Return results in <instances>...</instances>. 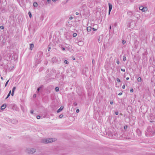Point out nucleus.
I'll use <instances>...</instances> for the list:
<instances>
[{
    "label": "nucleus",
    "mask_w": 155,
    "mask_h": 155,
    "mask_svg": "<svg viewBox=\"0 0 155 155\" xmlns=\"http://www.w3.org/2000/svg\"><path fill=\"white\" fill-rule=\"evenodd\" d=\"M147 132L150 136H152L155 135V129L151 126L147 127Z\"/></svg>",
    "instance_id": "nucleus-1"
},
{
    "label": "nucleus",
    "mask_w": 155,
    "mask_h": 155,
    "mask_svg": "<svg viewBox=\"0 0 155 155\" xmlns=\"http://www.w3.org/2000/svg\"><path fill=\"white\" fill-rule=\"evenodd\" d=\"M55 139L54 138L43 139L41 140V142L45 144H47L55 141Z\"/></svg>",
    "instance_id": "nucleus-2"
},
{
    "label": "nucleus",
    "mask_w": 155,
    "mask_h": 155,
    "mask_svg": "<svg viewBox=\"0 0 155 155\" xmlns=\"http://www.w3.org/2000/svg\"><path fill=\"white\" fill-rule=\"evenodd\" d=\"M36 151V150L34 148H31L27 149L26 152L30 154H33Z\"/></svg>",
    "instance_id": "nucleus-3"
},
{
    "label": "nucleus",
    "mask_w": 155,
    "mask_h": 155,
    "mask_svg": "<svg viewBox=\"0 0 155 155\" xmlns=\"http://www.w3.org/2000/svg\"><path fill=\"white\" fill-rule=\"evenodd\" d=\"M139 9L142 12H145L147 11V8L146 7H143V6H141L139 7Z\"/></svg>",
    "instance_id": "nucleus-4"
},
{
    "label": "nucleus",
    "mask_w": 155,
    "mask_h": 155,
    "mask_svg": "<svg viewBox=\"0 0 155 155\" xmlns=\"http://www.w3.org/2000/svg\"><path fill=\"white\" fill-rule=\"evenodd\" d=\"M108 4L109 5V12L111 11L112 8V5L110 3H109Z\"/></svg>",
    "instance_id": "nucleus-5"
},
{
    "label": "nucleus",
    "mask_w": 155,
    "mask_h": 155,
    "mask_svg": "<svg viewBox=\"0 0 155 155\" xmlns=\"http://www.w3.org/2000/svg\"><path fill=\"white\" fill-rule=\"evenodd\" d=\"M34 45L33 44H30V49L31 50H32L34 47Z\"/></svg>",
    "instance_id": "nucleus-6"
},
{
    "label": "nucleus",
    "mask_w": 155,
    "mask_h": 155,
    "mask_svg": "<svg viewBox=\"0 0 155 155\" xmlns=\"http://www.w3.org/2000/svg\"><path fill=\"white\" fill-rule=\"evenodd\" d=\"M6 106V104H4L1 106V110L4 109L5 108Z\"/></svg>",
    "instance_id": "nucleus-7"
},
{
    "label": "nucleus",
    "mask_w": 155,
    "mask_h": 155,
    "mask_svg": "<svg viewBox=\"0 0 155 155\" xmlns=\"http://www.w3.org/2000/svg\"><path fill=\"white\" fill-rule=\"evenodd\" d=\"M42 53L41 52H39L38 54V56H39V60H40L41 57L42 56Z\"/></svg>",
    "instance_id": "nucleus-8"
},
{
    "label": "nucleus",
    "mask_w": 155,
    "mask_h": 155,
    "mask_svg": "<svg viewBox=\"0 0 155 155\" xmlns=\"http://www.w3.org/2000/svg\"><path fill=\"white\" fill-rule=\"evenodd\" d=\"M63 109V107H61L58 109L57 110V113H59L61 112Z\"/></svg>",
    "instance_id": "nucleus-9"
},
{
    "label": "nucleus",
    "mask_w": 155,
    "mask_h": 155,
    "mask_svg": "<svg viewBox=\"0 0 155 155\" xmlns=\"http://www.w3.org/2000/svg\"><path fill=\"white\" fill-rule=\"evenodd\" d=\"M43 87V85H42L39 87H38L37 89V92L38 93L39 92L40 90Z\"/></svg>",
    "instance_id": "nucleus-10"
},
{
    "label": "nucleus",
    "mask_w": 155,
    "mask_h": 155,
    "mask_svg": "<svg viewBox=\"0 0 155 155\" xmlns=\"http://www.w3.org/2000/svg\"><path fill=\"white\" fill-rule=\"evenodd\" d=\"M91 26H89L87 27V30L88 31H90L91 29Z\"/></svg>",
    "instance_id": "nucleus-11"
},
{
    "label": "nucleus",
    "mask_w": 155,
    "mask_h": 155,
    "mask_svg": "<svg viewBox=\"0 0 155 155\" xmlns=\"http://www.w3.org/2000/svg\"><path fill=\"white\" fill-rule=\"evenodd\" d=\"M11 91L10 90V91H9L7 97L5 98V99L6 100L11 95Z\"/></svg>",
    "instance_id": "nucleus-12"
},
{
    "label": "nucleus",
    "mask_w": 155,
    "mask_h": 155,
    "mask_svg": "<svg viewBox=\"0 0 155 155\" xmlns=\"http://www.w3.org/2000/svg\"><path fill=\"white\" fill-rule=\"evenodd\" d=\"M56 58H53L51 59L52 62L53 63H54L56 61Z\"/></svg>",
    "instance_id": "nucleus-13"
},
{
    "label": "nucleus",
    "mask_w": 155,
    "mask_h": 155,
    "mask_svg": "<svg viewBox=\"0 0 155 155\" xmlns=\"http://www.w3.org/2000/svg\"><path fill=\"white\" fill-rule=\"evenodd\" d=\"M33 6L34 7H37L38 6V4H37V2H34L33 3Z\"/></svg>",
    "instance_id": "nucleus-14"
},
{
    "label": "nucleus",
    "mask_w": 155,
    "mask_h": 155,
    "mask_svg": "<svg viewBox=\"0 0 155 155\" xmlns=\"http://www.w3.org/2000/svg\"><path fill=\"white\" fill-rule=\"evenodd\" d=\"M141 81H142V79H141V78H140V77L138 78H137V81L138 82H140Z\"/></svg>",
    "instance_id": "nucleus-15"
},
{
    "label": "nucleus",
    "mask_w": 155,
    "mask_h": 155,
    "mask_svg": "<svg viewBox=\"0 0 155 155\" xmlns=\"http://www.w3.org/2000/svg\"><path fill=\"white\" fill-rule=\"evenodd\" d=\"M16 88V87H14L12 88V92L14 93Z\"/></svg>",
    "instance_id": "nucleus-16"
},
{
    "label": "nucleus",
    "mask_w": 155,
    "mask_h": 155,
    "mask_svg": "<svg viewBox=\"0 0 155 155\" xmlns=\"http://www.w3.org/2000/svg\"><path fill=\"white\" fill-rule=\"evenodd\" d=\"M55 91H56V92H57V91H58L59 90V87H56L55 88Z\"/></svg>",
    "instance_id": "nucleus-17"
},
{
    "label": "nucleus",
    "mask_w": 155,
    "mask_h": 155,
    "mask_svg": "<svg viewBox=\"0 0 155 155\" xmlns=\"http://www.w3.org/2000/svg\"><path fill=\"white\" fill-rule=\"evenodd\" d=\"M28 15H29V17L31 18L32 17V15L31 12H29L28 13Z\"/></svg>",
    "instance_id": "nucleus-18"
},
{
    "label": "nucleus",
    "mask_w": 155,
    "mask_h": 155,
    "mask_svg": "<svg viewBox=\"0 0 155 155\" xmlns=\"http://www.w3.org/2000/svg\"><path fill=\"white\" fill-rule=\"evenodd\" d=\"M64 63L65 64H69L68 61L67 60H65L64 62Z\"/></svg>",
    "instance_id": "nucleus-19"
},
{
    "label": "nucleus",
    "mask_w": 155,
    "mask_h": 155,
    "mask_svg": "<svg viewBox=\"0 0 155 155\" xmlns=\"http://www.w3.org/2000/svg\"><path fill=\"white\" fill-rule=\"evenodd\" d=\"M9 81V80H8L7 81V82H6V83H5V87H6V86L8 84V82Z\"/></svg>",
    "instance_id": "nucleus-20"
},
{
    "label": "nucleus",
    "mask_w": 155,
    "mask_h": 155,
    "mask_svg": "<svg viewBox=\"0 0 155 155\" xmlns=\"http://www.w3.org/2000/svg\"><path fill=\"white\" fill-rule=\"evenodd\" d=\"M77 35V34L76 33H73V36L74 37H76Z\"/></svg>",
    "instance_id": "nucleus-21"
},
{
    "label": "nucleus",
    "mask_w": 155,
    "mask_h": 155,
    "mask_svg": "<svg viewBox=\"0 0 155 155\" xmlns=\"http://www.w3.org/2000/svg\"><path fill=\"white\" fill-rule=\"evenodd\" d=\"M126 60V57H125V56H124L123 57V60L124 61H125V60Z\"/></svg>",
    "instance_id": "nucleus-22"
},
{
    "label": "nucleus",
    "mask_w": 155,
    "mask_h": 155,
    "mask_svg": "<svg viewBox=\"0 0 155 155\" xmlns=\"http://www.w3.org/2000/svg\"><path fill=\"white\" fill-rule=\"evenodd\" d=\"M73 105L75 106H76L77 105V104L76 102H74L73 103Z\"/></svg>",
    "instance_id": "nucleus-23"
},
{
    "label": "nucleus",
    "mask_w": 155,
    "mask_h": 155,
    "mask_svg": "<svg viewBox=\"0 0 155 155\" xmlns=\"http://www.w3.org/2000/svg\"><path fill=\"white\" fill-rule=\"evenodd\" d=\"M63 116V114H61L59 116V117L60 118H62Z\"/></svg>",
    "instance_id": "nucleus-24"
},
{
    "label": "nucleus",
    "mask_w": 155,
    "mask_h": 155,
    "mask_svg": "<svg viewBox=\"0 0 155 155\" xmlns=\"http://www.w3.org/2000/svg\"><path fill=\"white\" fill-rule=\"evenodd\" d=\"M126 43V41L125 40H123L122 41V43L123 45H124Z\"/></svg>",
    "instance_id": "nucleus-25"
},
{
    "label": "nucleus",
    "mask_w": 155,
    "mask_h": 155,
    "mask_svg": "<svg viewBox=\"0 0 155 155\" xmlns=\"http://www.w3.org/2000/svg\"><path fill=\"white\" fill-rule=\"evenodd\" d=\"M147 50L146 51H145L144 53H143V54L144 55H147Z\"/></svg>",
    "instance_id": "nucleus-26"
},
{
    "label": "nucleus",
    "mask_w": 155,
    "mask_h": 155,
    "mask_svg": "<svg viewBox=\"0 0 155 155\" xmlns=\"http://www.w3.org/2000/svg\"><path fill=\"white\" fill-rule=\"evenodd\" d=\"M115 113L116 115H118V112L117 111H115Z\"/></svg>",
    "instance_id": "nucleus-27"
},
{
    "label": "nucleus",
    "mask_w": 155,
    "mask_h": 155,
    "mask_svg": "<svg viewBox=\"0 0 155 155\" xmlns=\"http://www.w3.org/2000/svg\"><path fill=\"white\" fill-rule=\"evenodd\" d=\"M0 28L1 29H3L4 28V27L3 26H1L0 27Z\"/></svg>",
    "instance_id": "nucleus-28"
},
{
    "label": "nucleus",
    "mask_w": 155,
    "mask_h": 155,
    "mask_svg": "<svg viewBox=\"0 0 155 155\" xmlns=\"http://www.w3.org/2000/svg\"><path fill=\"white\" fill-rule=\"evenodd\" d=\"M117 81L118 82H120V79H119V78H117Z\"/></svg>",
    "instance_id": "nucleus-29"
},
{
    "label": "nucleus",
    "mask_w": 155,
    "mask_h": 155,
    "mask_svg": "<svg viewBox=\"0 0 155 155\" xmlns=\"http://www.w3.org/2000/svg\"><path fill=\"white\" fill-rule=\"evenodd\" d=\"M41 117L39 115H38L37 116V119H39Z\"/></svg>",
    "instance_id": "nucleus-30"
},
{
    "label": "nucleus",
    "mask_w": 155,
    "mask_h": 155,
    "mask_svg": "<svg viewBox=\"0 0 155 155\" xmlns=\"http://www.w3.org/2000/svg\"><path fill=\"white\" fill-rule=\"evenodd\" d=\"M127 128V126L126 125V126H124V129L125 130Z\"/></svg>",
    "instance_id": "nucleus-31"
},
{
    "label": "nucleus",
    "mask_w": 155,
    "mask_h": 155,
    "mask_svg": "<svg viewBox=\"0 0 155 155\" xmlns=\"http://www.w3.org/2000/svg\"><path fill=\"white\" fill-rule=\"evenodd\" d=\"M73 17H72V16H71L69 18V19L70 20H72V19L73 18Z\"/></svg>",
    "instance_id": "nucleus-32"
},
{
    "label": "nucleus",
    "mask_w": 155,
    "mask_h": 155,
    "mask_svg": "<svg viewBox=\"0 0 155 155\" xmlns=\"http://www.w3.org/2000/svg\"><path fill=\"white\" fill-rule=\"evenodd\" d=\"M116 63L117 64H119L120 62L118 59L117 61H116Z\"/></svg>",
    "instance_id": "nucleus-33"
},
{
    "label": "nucleus",
    "mask_w": 155,
    "mask_h": 155,
    "mask_svg": "<svg viewBox=\"0 0 155 155\" xmlns=\"http://www.w3.org/2000/svg\"><path fill=\"white\" fill-rule=\"evenodd\" d=\"M79 109H77L76 110V112L77 113H79Z\"/></svg>",
    "instance_id": "nucleus-34"
},
{
    "label": "nucleus",
    "mask_w": 155,
    "mask_h": 155,
    "mask_svg": "<svg viewBox=\"0 0 155 155\" xmlns=\"http://www.w3.org/2000/svg\"><path fill=\"white\" fill-rule=\"evenodd\" d=\"M121 70L122 71L125 72V69H121Z\"/></svg>",
    "instance_id": "nucleus-35"
},
{
    "label": "nucleus",
    "mask_w": 155,
    "mask_h": 155,
    "mask_svg": "<svg viewBox=\"0 0 155 155\" xmlns=\"http://www.w3.org/2000/svg\"><path fill=\"white\" fill-rule=\"evenodd\" d=\"M94 62H95L94 60V59H93L92 60V64H94Z\"/></svg>",
    "instance_id": "nucleus-36"
},
{
    "label": "nucleus",
    "mask_w": 155,
    "mask_h": 155,
    "mask_svg": "<svg viewBox=\"0 0 155 155\" xmlns=\"http://www.w3.org/2000/svg\"><path fill=\"white\" fill-rule=\"evenodd\" d=\"M92 29L94 31H95L97 30V29H95L94 28H92Z\"/></svg>",
    "instance_id": "nucleus-37"
},
{
    "label": "nucleus",
    "mask_w": 155,
    "mask_h": 155,
    "mask_svg": "<svg viewBox=\"0 0 155 155\" xmlns=\"http://www.w3.org/2000/svg\"><path fill=\"white\" fill-rule=\"evenodd\" d=\"M33 112H34V111H33V110H31V111H30V113L32 114H33Z\"/></svg>",
    "instance_id": "nucleus-38"
},
{
    "label": "nucleus",
    "mask_w": 155,
    "mask_h": 155,
    "mask_svg": "<svg viewBox=\"0 0 155 155\" xmlns=\"http://www.w3.org/2000/svg\"><path fill=\"white\" fill-rule=\"evenodd\" d=\"M51 2V0H47V2L48 3H50Z\"/></svg>",
    "instance_id": "nucleus-39"
},
{
    "label": "nucleus",
    "mask_w": 155,
    "mask_h": 155,
    "mask_svg": "<svg viewBox=\"0 0 155 155\" xmlns=\"http://www.w3.org/2000/svg\"><path fill=\"white\" fill-rule=\"evenodd\" d=\"M133 89H130V92L131 93V92H133Z\"/></svg>",
    "instance_id": "nucleus-40"
},
{
    "label": "nucleus",
    "mask_w": 155,
    "mask_h": 155,
    "mask_svg": "<svg viewBox=\"0 0 155 155\" xmlns=\"http://www.w3.org/2000/svg\"><path fill=\"white\" fill-rule=\"evenodd\" d=\"M125 85H123L122 86V88H123V89H125Z\"/></svg>",
    "instance_id": "nucleus-41"
},
{
    "label": "nucleus",
    "mask_w": 155,
    "mask_h": 155,
    "mask_svg": "<svg viewBox=\"0 0 155 155\" xmlns=\"http://www.w3.org/2000/svg\"><path fill=\"white\" fill-rule=\"evenodd\" d=\"M62 49L63 51H64L65 50V48L64 47H62Z\"/></svg>",
    "instance_id": "nucleus-42"
},
{
    "label": "nucleus",
    "mask_w": 155,
    "mask_h": 155,
    "mask_svg": "<svg viewBox=\"0 0 155 155\" xmlns=\"http://www.w3.org/2000/svg\"><path fill=\"white\" fill-rule=\"evenodd\" d=\"M122 92H120L119 93L118 95H122Z\"/></svg>",
    "instance_id": "nucleus-43"
},
{
    "label": "nucleus",
    "mask_w": 155,
    "mask_h": 155,
    "mask_svg": "<svg viewBox=\"0 0 155 155\" xmlns=\"http://www.w3.org/2000/svg\"><path fill=\"white\" fill-rule=\"evenodd\" d=\"M113 101H110V104L112 105L113 104Z\"/></svg>",
    "instance_id": "nucleus-44"
},
{
    "label": "nucleus",
    "mask_w": 155,
    "mask_h": 155,
    "mask_svg": "<svg viewBox=\"0 0 155 155\" xmlns=\"http://www.w3.org/2000/svg\"><path fill=\"white\" fill-rule=\"evenodd\" d=\"M14 92H12V94H11V95L12 96H13L14 95Z\"/></svg>",
    "instance_id": "nucleus-45"
},
{
    "label": "nucleus",
    "mask_w": 155,
    "mask_h": 155,
    "mask_svg": "<svg viewBox=\"0 0 155 155\" xmlns=\"http://www.w3.org/2000/svg\"><path fill=\"white\" fill-rule=\"evenodd\" d=\"M50 49H51V47H49L48 48V51H49L50 50Z\"/></svg>",
    "instance_id": "nucleus-46"
},
{
    "label": "nucleus",
    "mask_w": 155,
    "mask_h": 155,
    "mask_svg": "<svg viewBox=\"0 0 155 155\" xmlns=\"http://www.w3.org/2000/svg\"><path fill=\"white\" fill-rule=\"evenodd\" d=\"M36 96V94H34V95H33V97L34 98H35Z\"/></svg>",
    "instance_id": "nucleus-47"
},
{
    "label": "nucleus",
    "mask_w": 155,
    "mask_h": 155,
    "mask_svg": "<svg viewBox=\"0 0 155 155\" xmlns=\"http://www.w3.org/2000/svg\"><path fill=\"white\" fill-rule=\"evenodd\" d=\"M76 15H78L79 14V13L78 12H77L75 13Z\"/></svg>",
    "instance_id": "nucleus-48"
},
{
    "label": "nucleus",
    "mask_w": 155,
    "mask_h": 155,
    "mask_svg": "<svg viewBox=\"0 0 155 155\" xmlns=\"http://www.w3.org/2000/svg\"><path fill=\"white\" fill-rule=\"evenodd\" d=\"M129 79V78H128V77H127V78H126V80L127 81V80H128Z\"/></svg>",
    "instance_id": "nucleus-49"
},
{
    "label": "nucleus",
    "mask_w": 155,
    "mask_h": 155,
    "mask_svg": "<svg viewBox=\"0 0 155 155\" xmlns=\"http://www.w3.org/2000/svg\"><path fill=\"white\" fill-rule=\"evenodd\" d=\"M110 12H111V11H110V12H109H109H108V14H109V15L110 14Z\"/></svg>",
    "instance_id": "nucleus-50"
},
{
    "label": "nucleus",
    "mask_w": 155,
    "mask_h": 155,
    "mask_svg": "<svg viewBox=\"0 0 155 155\" xmlns=\"http://www.w3.org/2000/svg\"><path fill=\"white\" fill-rule=\"evenodd\" d=\"M109 29H110V30L111 29V25L110 26Z\"/></svg>",
    "instance_id": "nucleus-51"
},
{
    "label": "nucleus",
    "mask_w": 155,
    "mask_h": 155,
    "mask_svg": "<svg viewBox=\"0 0 155 155\" xmlns=\"http://www.w3.org/2000/svg\"><path fill=\"white\" fill-rule=\"evenodd\" d=\"M130 13H131V12H128V14H129Z\"/></svg>",
    "instance_id": "nucleus-52"
},
{
    "label": "nucleus",
    "mask_w": 155,
    "mask_h": 155,
    "mask_svg": "<svg viewBox=\"0 0 155 155\" xmlns=\"http://www.w3.org/2000/svg\"><path fill=\"white\" fill-rule=\"evenodd\" d=\"M56 0H52V1L54 2H55Z\"/></svg>",
    "instance_id": "nucleus-53"
},
{
    "label": "nucleus",
    "mask_w": 155,
    "mask_h": 155,
    "mask_svg": "<svg viewBox=\"0 0 155 155\" xmlns=\"http://www.w3.org/2000/svg\"><path fill=\"white\" fill-rule=\"evenodd\" d=\"M41 61V60H40L38 62V63H39Z\"/></svg>",
    "instance_id": "nucleus-54"
},
{
    "label": "nucleus",
    "mask_w": 155,
    "mask_h": 155,
    "mask_svg": "<svg viewBox=\"0 0 155 155\" xmlns=\"http://www.w3.org/2000/svg\"><path fill=\"white\" fill-rule=\"evenodd\" d=\"M1 78L2 80H3V78L2 77Z\"/></svg>",
    "instance_id": "nucleus-55"
},
{
    "label": "nucleus",
    "mask_w": 155,
    "mask_h": 155,
    "mask_svg": "<svg viewBox=\"0 0 155 155\" xmlns=\"http://www.w3.org/2000/svg\"><path fill=\"white\" fill-rule=\"evenodd\" d=\"M140 131V130H139L138 129V130H137V131Z\"/></svg>",
    "instance_id": "nucleus-56"
},
{
    "label": "nucleus",
    "mask_w": 155,
    "mask_h": 155,
    "mask_svg": "<svg viewBox=\"0 0 155 155\" xmlns=\"http://www.w3.org/2000/svg\"><path fill=\"white\" fill-rule=\"evenodd\" d=\"M73 60H75V58H73Z\"/></svg>",
    "instance_id": "nucleus-57"
},
{
    "label": "nucleus",
    "mask_w": 155,
    "mask_h": 155,
    "mask_svg": "<svg viewBox=\"0 0 155 155\" xmlns=\"http://www.w3.org/2000/svg\"><path fill=\"white\" fill-rule=\"evenodd\" d=\"M17 122H18V121H16V123H17Z\"/></svg>",
    "instance_id": "nucleus-58"
},
{
    "label": "nucleus",
    "mask_w": 155,
    "mask_h": 155,
    "mask_svg": "<svg viewBox=\"0 0 155 155\" xmlns=\"http://www.w3.org/2000/svg\"><path fill=\"white\" fill-rule=\"evenodd\" d=\"M153 121H151L150 122H152Z\"/></svg>",
    "instance_id": "nucleus-59"
}]
</instances>
